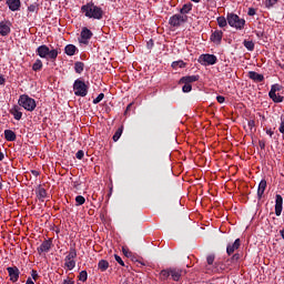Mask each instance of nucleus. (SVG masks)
<instances>
[{
  "mask_svg": "<svg viewBox=\"0 0 284 284\" xmlns=\"http://www.w3.org/2000/svg\"><path fill=\"white\" fill-rule=\"evenodd\" d=\"M81 14L87 19H92L93 21H101L103 19L105 11L100 6H97L94 1H89L80 8Z\"/></svg>",
  "mask_w": 284,
  "mask_h": 284,
  "instance_id": "1",
  "label": "nucleus"
},
{
  "mask_svg": "<svg viewBox=\"0 0 284 284\" xmlns=\"http://www.w3.org/2000/svg\"><path fill=\"white\" fill-rule=\"evenodd\" d=\"M36 54L40 57V59H45L47 61H57V57H59L58 49H51L49 45L42 44L37 48Z\"/></svg>",
  "mask_w": 284,
  "mask_h": 284,
  "instance_id": "2",
  "label": "nucleus"
},
{
  "mask_svg": "<svg viewBox=\"0 0 284 284\" xmlns=\"http://www.w3.org/2000/svg\"><path fill=\"white\" fill-rule=\"evenodd\" d=\"M18 105L27 110V112H34L37 110V101L28 94H21L19 97Z\"/></svg>",
  "mask_w": 284,
  "mask_h": 284,
  "instance_id": "3",
  "label": "nucleus"
},
{
  "mask_svg": "<svg viewBox=\"0 0 284 284\" xmlns=\"http://www.w3.org/2000/svg\"><path fill=\"white\" fill-rule=\"evenodd\" d=\"M226 21L231 28L235 30H244L245 29V19L239 17L236 13H227Z\"/></svg>",
  "mask_w": 284,
  "mask_h": 284,
  "instance_id": "4",
  "label": "nucleus"
},
{
  "mask_svg": "<svg viewBox=\"0 0 284 284\" xmlns=\"http://www.w3.org/2000/svg\"><path fill=\"white\" fill-rule=\"evenodd\" d=\"M240 260H241V254L235 253V254H233V256L231 258L226 260L225 264H221L220 262H215L213 264L212 272H221V271L225 270V267H230V265H233V263H239Z\"/></svg>",
  "mask_w": 284,
  "mask_h": 284,
  "instance_id": "5",
  "label": "nucleus"
},
{
  "mask_svg": "<svg viewBox=\"0 0 284 284\" xmlns=\"http://www.w3.org/2000/svg\"><path fill=\"white\" fill-rule=\"evenodd\" d=\"M74 258H77V248L71 246L68 255L64 257V267H67L69 271L77 267V261H74Z\"/></svg>",
  "mask_w": 284,
  "mask_h": 284,
  "instance_id": "6",
  "label": "nucleus"
},
{
  "mask_svg": "<svg viewBox=\"0 0 284 284\" xmlns=\"http://www.w3.org/2000/svg\"><path fill=\"white\" fill-rule=\"evenodd\" d=\"M73 92L75 97H88V84L81 79H77L73 83Z\"/></svg>",
  "mask_w": 284,
  "mask_h": 284,
  "instance_id": "7",
  "label": "nucleus"
},
{
  "mask_svg": "<svg viewBox=\"0 0 284 284\" xmlns=\"http://www.w3.org/2000/svg\"><path fill=\"white\" fill-rule=\"evenodd\" d=\"M283 90V85L275 83L271 85V90L268 92L270 99H272L273 103H283L284 97L283 95H277V92H281Z\"/></svg>",
  "mask_w": 284,
  "mask_h": 284,
  "instance_id": "8",
  "label": "nucleus"
},
{
  "mask_svg": "<svg viewBox=\"0 0 284 284\" xmlns=\"http://www.w3.org/2000/svg\"><path fill=\"white\" fill-rule=\"evenodd\" d=\"M197 61L201 63V65H216L219 58H216L214 54L205 53L201 54Z\"/></svg>",
  "mask_w": 284,
  "mask_h": 284,
  "instance_id": "9",
  "label": "nucleus"
},
{
  "mask_svg": "<svg viewBox=\"0 0 284 284\" xmlns=\"http://www.w3.org/2000/svg\"><path fill=\"white\" fill-rule=\"evenodd\" d=\"M169 23L172 28H181V23H187V16L176 13L169 19Z\"/></svg>",
  "mask_w": 284,
  "mask_h": 284,
  "instance_id": "10",
  "label": "nucleus"
},
{
  "mask_svg": "<svg viewBox=\"0 0 284 284\" xmlns=\"http://www.w3.org/2000/svg\"><path fill=\"white\" fill-rule=\"evenodd\" d=\"M7 272L9 274V278L11 283H17V281H19V275L21 274V272L19 271V267L9 266L7 267Z\"/></svg>",
  "mask_w": 284,
  "mask_h": 284,
  "instance_id": "11",
  "label": "nucleus"
},
{
  "mask_svg": "<svg viewBox=\"0 0 284 284\" xmlns=\"http://www.w3.org/2000/svg\"><path fill=\"white\" fill-rule=\"evenodd\" d=\"M12 22L1 21L0 22V34L1 37H8L12 32Z\"/></svg>",
  "mask_w": 284,
  "mask_h": 284,
  "instance_id": "12",
  "label": "nucleus"
},
{
  "mask_svg": "<svg viewBox=\"0 0 284 284\" xmlns=\"http://www.w3.org/2000/svg\"><path fill=\"white\" fill-rule=\"evenodd\" d=\"M210 41H212V43H215V45H221V42L223 41V31L222 30L212 31Z\"/></svg>",
  "mask_w": 284,
  "mask_h": 284,
  "instance_id": "13",
  "label": "nucleus"
},
{
  "mask_svg": "<svg viewBox=\"0 0 284 284\" xmlns=\"http://www.w3.org/2000/svg\"><path fill=\"white\" fill-rule=\"evenodd\" d=\"M52 250V239L44 240L41 245L38 247V253L39 254H48Z\"/></svg>",
  "mask_w": 284,
  "mask_h": 284,
  "instance_id": "14",
  "label": "nucleus"
},
{
  "mask_svg": "<svg viewBox=\"0 0 284 284\" xmlns=\"http://www.w3.org/2000/svg\"><path fill=\"white\" fill-rule=\"evenodd\" d=\"M80 37H81L80 43L88 45V40L92 39L93 33L90 31V29H88V27H83L80 33Z\"/></svg>",
  "mask_w": 284,
  "mask_h": 284,
  "instance_id": "15",
  "label": "nucleus"
},
{
  "mask_svg": "<svg viewBox=\"0 0 284 284\" xmlns=\"http://www.w3.org/2000/svg\"><path fill=\"white\" fill-rule=\"evenodd\" d=\"M6 6L11 12H19L21 10V0H6Z\"/></svg>",
  "mask_w": 284,
  "mask_h": 284,
  "instance_id": "16",
  "label": "nucleus"
},
{
  "mask_svg": "<svg viewBox=\"0 0 284 284\" xmlns=\"http://www.w3.org/2000/svg\"><path fill=\"white\" fill-rule=\"evenodd\" d=\"M283 213V196L281 194L275 195V214L281 216Z\"/></svg>",
  "mask_w": 284,
  "mask_h": 284,
  "instance_id": "17",
  "label": "nucleus"
},
{
  "mask_svg": "<svg viewBox=\"0 0 284 284\" xmlns=\"http://www.w3.org/2000/svg\"><path fill=\"white\" fill-rule=\"evenodd\" d=\"M201 79V75H185L182 77L179 81V84L181 83H187L189 85H192V83H196Z\"/></svg>",
  "mask_w": 284,
  "mask_h": 284,
  "instance_id": "18",
  "label": "nucleus"
},
{
  "mask_svg": "<svg viewBox=\"0 0 284 284\" xmlns=\"http://www.w3.org/2000/svg\"><path fill=\"white\" fill-rule=\"evenodd\" d=\"M248 79L254 81V83H263L265 81V75L260 74L256 71H250L248 72Z\"/></svg>",
  "mask_w": 284,
  "mask_h": 284,
  "instance_id": "19",
  "label": "nucleus"
},
{
  "mask_svg": "<svg viewBox=\"0 0 284 284\" xmlns=\"http://www.w3.org/2000/svg\"><path fill=\"white\" fill-rule=\"evenodd\" d=\"M10 114H12V116L16 119V121H21L22 116H23V112H21V106L20 105H13L10 110H9Z\"/></svg>",
  "mask_w": 284,
  "mask_h": 284,
  "instance_id": "20",
  "label": "nucleus"
},
{
  "mask_svg": "<svg viewBox=\"0 0 284 284\" xmlns=\"http://www.w3.org/2000/svg\"><path fill=\"white\" fill-rule=\"evenodd\" d=\"M239 247H241V239H236L233 244H227L226 246L227 256H232V254H234V251L239 250Z\"/></svg>",
  "mask_w": 284,
  "mask_h": 284,
  "instance_id": "21",
  "label": "nucleus"
},
{
  "mask_svg": "<svg viewBox=\"0 0 284 284\" xmlns=\"http://www.w3.org/2000/svg\"><path fill=\"white\" fill-rule=\"evenodd\" d=\"M265 190H267V181L265 179L261 180L258 187H257V199L261 201L263 195L265 194Z\"/></svg>",
  "mask_w": 284,
  "mask_h": 284,
  "instance_id": "22",
  "label": "nucleus"
},
{
  "mask_svg": "<svg viewBox=\"0 0 284 284\" xmlns=\"http://www.w3.org/2000/svg\"><path fill=\"white\" fill-rule=\"evenodd\" d=\"M170 272H171V278L172 281H181V276L183 274V271L180 268H174V267H170Z\"/></svg>",
  "mask_w": 284,
  "mask_h": 284,
  "instance_id": "23",
  "label": "nucleus"
},
{
  "mask_svg": "<svg viewBox=\"0 0 284 284\" xmlns=\"http://www.w3.org/2000/svg\"><path fill=\"white\" fill-rule=\"evenodd\" d=\"M79 49L74 44H68L64 48V52L68 54V57H74Z\"/></svg>",
  "mask_w": 284,
  "mask_h": 284,
  "instance_id": "24",
  "label": "nucleus"
},
{
  "mask_svg": "<svg viewBox=\"0 0 284 284\" xmlns=\"http://www.w3.org/2000/svg\"><path fill=\"white\" fill-rule=\"evenodd\" d=\"M192 6H193L192 2L183 4V7L180 9V14L182 17H187V14L192 12Z\"/></svg>",
  "mask_w": 284,
  "mask_h": 284,
  "instance_id": "25",
  "label": "nucleus"
},
{
  "mask_svg": "<svg viewBox=\"0 0 284 284\" xmlns=\"http://www.w3.org/2000/svg\"><path fill=\"white\" fill-rule=\"evenodd\" d=\"M4 139L9 142L17 141V133L12 130H4Z\"/></svg>",
  "mask_w": 284,
  "mask_h": 284,
  "instance_id": "26",
  "label": "nucleus"
},
{
  "mask_svg": "<svg viewBox=\"0 0 284 284\" xmlns=\"http://www.w3.org/2000/svg\"><path fill=\"white\" fill-rule=\"evenodd\" d=\"M108 267H110V262H108L106 260L99 261L98 270H100V272H108Z\"/></svg>",
  "mask_w": 284,
  "mask_h": 284,
  "instance_id": "27",
  "label": "nucleus"
},
{
  "mask_svg": "<svg viewBox=\"0 0 284 284\" xmlns=\"http://www.w3.org/2000/svg\"><path fill=\"white\" fill-rule=\"evenodd\" d=\"M37 197L39 199V201H42L48 196V191H45V189L43 187H39L36 191Z\"/></svg>",
  "mask_w": 284,
  "mask_h": 284,
  "instance_id": "28",
  "label": "nucleus"
},
{
  "mask_svg": "<svg viewBox=\"0 0 284 284\" xmlns=\"http://www.w3.org/2000/svg\"><path fill=\"white\" fill-rule=\"evenodd\" d=\"M32 70L33 72H39L43 70V62L41 61V59L36 60V62L32 64Z\"/></svg>",
  "mask_w": 284,
  "mask_h": 284,
  "instance_id": "29",
  "label": "nucleus"
},
{
  "mask_svg": "<svg viewBox=\"0 0 284 284\" xmlns=\"http://www.w3.org/2000/svg\"><path fill=\"white\" fill-rule=\"evenodd\" d=\"M85 69V63L81 62V61H77L74 63V70L77 72V74H81L83 72V70Z\"/></svg>",
  "mask_w": 284,
  "mask_h": 284,
  "instance_id": "30",
  "label": "nucleus"
},
{
  "mask_svg": "<svg viewBox=\"0 0 284 284\" xmlns=\"http://www.w3.org/2000/svg\"><path fill=\"white\" fill-rule=\"evenodd\" d=\"M170 276H171L170 268H165L160 272V281H168Z\"/></svg>",
  "mask_w": 284,
  "mask_h": 284,
  "instance_id": "31",
  "label": "nucleus"
},
{
  "mask_svg": "<svg viewBox=\"0 0 284 284\" xmlns=\"http://www.w3.org/2000/svg\"><path fill=\"white\" fill-rule=\"evenodd\" d=\"M227 18L221 16V17H217V26L219 28H226L227 27Z\"/></svg>",
  "mask_w": 284,
  "mask_h": 284,
  "instance_id": "32",
  "label": "nucleus"
},
{
  "mask_svg": "<svg viewBox=\"0 0 284 284\" xmlns=\"http://www.w3.org/2000/svg\"><path fill=\"white\" fill-rule=\"evenodd\" d=\"M243 45H244V48H246V50H248V52H254V42L253 41L244 40Z\"/></svg>",
  "mask_w": 284,
  "mask_h": 284,
  "instance_id": "33",
  "label": "nucleus"
},
{
  "mask_svg": "<svg viewBox=\"0 0 284 284\" xmlns=\"http://www.w3.org/2000/svg\"><path fill=\"white\" fill-rule=\"evenodd\" d=\"M121 134H123V126H120V128L115 131V133H114L112 140L116 143V141H119V140L121 139Z\"/></svg>",
  "mask_w": 284,
  "mask_h": 284,
  "instance_id": "34",
  "label": "nucleus"
},
{
  "mask_svg": "<svg viewBox=\"0 0 284 284\" xmlns=\"http://www.w3.org/2000/svg\"><path fill=\"white\" fill-rule=\"evenodd\" d=\"M278 3V0H265L264 6L270 10V8H274Z\"/></svg>",
  "mask_w": 284,
  "mask_h": 284,
  "instance_id": "35",
  "label": "nucleus"
},
{
  "mask_svg": "<svg viewBox=\"0 0 284 284\" xmlns=\"http://www.w3.org/2000/svg\"><path fill=\"white\" fill-rule=\"evenodd\" d=\"M28 12H36V14L39 12V4L37 2H33L28 7Z\"/></svg>",
  "mask_w": 284,
  "mask_h": 284,
  "instance_id": "36",
  "label": "nucleus"
},
{
  "mask_svg": "<svg viewBox=\"0 0 284 284\" xmlns=\"http://www.w3.org/2000/svg\"><path fill=\"white\" fill-rule=\"evenodd\" d=\"M172 68L176 70L178 68H185V62L183 60L172 62Z\"/></svg>",
  "mask_w": 284,
  "mask_h": 284,
  "instance_id": "37",
  "label": "nucleus"
},
{
  "mask_svg": "<svg viewBox=\"0 0 284 284\" xmlns=\"http://www.w3.org/2000/svg\"><path fill=\"white\" fill-rule=\"evenodd\" d=\"M78 278L81 283H85L88 281V271H81Z\"/></svg>",
  "mask_w": 284,
  "mask_h": 284,
  "instance_id": "38",
  "label": "nucleus"
},
{
  "mask_svg": "<svg viewBox=\"0 0 284 284\" xmlns=\"http://www.w3.org/2000/svg\"><path fill=\"white\" fill-rule=\"evenodd\" d=\"M85 203V197L82 196V195H78L75 196V205L79 206V205H83Z\"/></svg>",
  "mask_w": 284,
  "mask_h": 284,
  "instance_id": "39",
  "label": "nucleus"
},
{
  "mask_svg": "<svg viewBox=\"0 0 284 284\" xmlns=\"http://www.w3.org/2000/svg\"><path fill=\"white\" fill-rule=\"evenodd\" d=\"M103 99H105V94L104 93H100L94 100H93V104L97 105L99 103H101L103 101Z\"/></svg>",
  "mask_w": 284,
  "mask_h": 284,
  "instance_id": "40",
  "label": "nucleus"
},
{
  "mask_svg": "<svg viewBox=\"0 0 284 284\" xmlns=\"http://www.w3.org/2000/svg\"><path fill=\"white\" fill-rule=\"evenodd\" d=\"M215 258H216V255H214V254L207 255V257H206L207 265H214Z\"/></svg>",
  "mask_w": 284,
  "mask_h": 284,
  "instance_id": "41",
  "label": "nucleus"
},
{
  "mask_svg": "<svg viewBox=\"0 0 284 284\" xmlns=\"http://www.w3.org/2000/svg\"><path fill=\"white\" fill-rule=\"evenodd\" d=\"M184 85L182 87V92L187 93L192 92V84L183 83Z\"/></svg>",
  "mask_w": 284,
  "mask_h": 284,
  "instance_id": "42",
  "label": "nucleus"
},
{
  "mask_svg": "<svg viewBox=\"0 0 284 284\" xmlns=\"http://www.w3.org/2000/svg\"><path fill=\"white\" fill-rule=\"evenodd\" d=\"M114 258L116 263H119V265H121L122 267H125V262H123V258H121V256H119L118 254H114Z\"/></svg>",
  "mask_w": 284,
  "mask_h": 284,
  "instance_id": "43",
  "label": "nucleus"
},
{
  "mask_svg": "<svg viewBox=\"0 0 284 284\" xmlns=\"http://www.w3.org/2000/svg\"><path fill=\"white\" fill-rule=\"evenodd\" d=\"M280 119H281V123H280L278 130L281 134H284V114H282Z\"/></svg>",
  "mask_w": 284,
  "mask_h": 284,
  "instance_id": "44",
  "label": "nucleus"
},
{
  "mask_svg": "<svg viewBox=\"0 0 284 284\" xmlns=\"http://www.w3.org/2000/svg\"><path fill=\"white\" fill-rule=\"evenodd\" d=\"M83 156H85V153L83 152V150H79L75 153V159H79V161H81L83 159Z\"/></svg>",
  "mask_w": 284,
  "mask_h": 284,
  "instance_id": "45",
  "label": "nucleus"
},
{
  "mask_svg": "<svg viewBox=\"0 0 284 284\" xmlns=\"http://www.w3.org/2000/svg\"><path fill=\"white\" fill-rule=\"evenodd\" d=\"M31 276H32L33 281H39V273L36 270L31 271Z\"/></svg>",
  "mask_w": 284,
  "mask_h": 284,
  "instance_id": "46",
  "label": "nucleus"
},
{
  "mask_svg": "<svg viewBox=\"0 0 284 284\" xmlns=\"http://www.w3.org/2000/svg\"><path fill=\"white\" fill-rule=\"evenodd\" d=\"M122 252H123L124 256H126V257L132 256V252H130V250H128L125 247H122Z\"/></svg>",
  "mask_w": 284,
  "mask_h": 284,
  "instance_id": "47",
  "label": "nucleus"
},
{
  "mask_svg": "<svg viewBox=\"0 0 284 284\" xmlns=\"http://www.w3.org/2000/svg\"><path fill=\"white\" fill-rule=\"evenodd\" d=\"M247 14L248 17H254V14H256V9L250 8Z\"/></svg>",
  "mask_w": 284,
  "mask_h": 284,
  "instance_id": "48",
  "label": "nucleus"
},
{
  "mask_svg": "<svg viewBox=\"0 0 284 284\" xmlns=\"http://www.w3.org/2000/svg\"><path fill=\"white\" fill-rule=\"evenodd\" d=\"M216 101H217V103H225V97H223V95H217V97H216Z\"/></svg>",
  "mask_w": 284,
  "mask_h": 284,
  "instance_id": "49",
  "label": "nucleus"
},
{
  "mask_svg": "<svg viewBox=\"0 0 284 284\" xmlns=\"http://www.w3.org/2000/svg\"><path fill=\"white\" fill-rule=\"evenodd\" d=\"M72 183H73L74 190H80V187H81V182L80 181H74Z\"/></svg>",
  "mask_w": 284,
  "mask_h": 284,
  "instance_id": "50",
  "label": "nucleus"
},
{
  "mask_svg": "<svg viewBox=\"0 0 284 284\" xmlns=\"http://www.w3.org/2000/svg\"><path fill=\"white\" fill-rule=\"evenodd\" d=\"M146 48L149 50H152V48H154V40H150L148 43H146Z\"/></svg>",
  "mask_w": 284,
  "mask_h": 284,
  "instance_id": "51",
  "label": "nucleus"
},
{
  "mask_svg": "<svg viewBox=\"0 0 284 284\" xmlns=\"http://www.w3.org/2000/svg\"><path fill=\"white\" fill-rule=\"evenodd\" d=\"M132 105H133V103L128 104V106H126V109H125V111H124V115H125V116H128V112H129L130 110H132Z\"/></svg>",
  "mask_w": 284,
  "mask_h": 284,
  "instance_id": "52",
  "label": "nucleus"
},
{
  "mask_svg": "<svg viewBox=\"0 0 284 284\" xmlns=\"http://www.w3.org/2000/svg\"><path fill=\"white\" fill-rule=\"evenodd\" d=\"M248 128H255L256 125V122L254 120H250L248 123H247Z\"/></svg>",
  "mask_w": 284,
  "mask_h": 284,
  "instance_id": "53",
  "label": "nucleus"
},
{
  "mask_svg": "<svg viewBox=\"0 0 284 284\" xmlns=\"http://www.w3.org/2000/svg\"><path fill=\"white\" fill-rule=\"evenodd\" d=\"M258 145H260L261 150H264L265 149V140H260Z\"/></svg>",
  "mask_w": 284,
  "mask_h": 284,
  "instance_id": "54",
  "label": "nucleus"
},
{
  "mask_svg": "<svg viewBox=\"0 0 284 284\" xmlns=\"http://www.w3.org/2000/svg\"><path fill=\"white\" fill-rule=\"evenodd\" d=\"M0 85H6V78L0 74Z\"/></svg>",
  "mask_w": 284,
  "mask_h": 284,
  "instance_id": "55",
  "label": "nucleus"
},
{
  "mask_svg": "<svg viewBox=\"0 0 284 284\" xmlns=\"http://www.w3.org/2000/svg\"><path fill=\"white\" fill-rule=\"evenodd\" d=\"M62 284H74V282L71 278L63 280Z\"/></svg>",
  "mask_w": 284,
  "mask_h": 284,
  "instance_id": "56",
  "label": "nucleus"
},
{
  "mask_svg": "<svg viewBox=\"0 0 284 284\" xmlns=\"http://www.w3.org/2000/svg\"><path fill=\"white\" fill-rule=\"evenodd\" d=\"M266 134H268V136H274V131H272V129H270V130H266Z\"/></svg>",
  "mask_w": 284,
  "mask_h": 284,
  "instance_id": "57",
  "label": "nucleus"
},
{
  "mask_svg": "<svg viewBox=\"0 0 284 284\" xmlns=\"http://www.w3.org/2000/svg\"><path fill=\"white\" fill-rule=\"evenodd\" d=\"M31 174H32L33 176H39L40 173H39V171H37V170H32V171H31Z\"/></svg>",
  "mask_w": 284,
  "mask_h": 284,
  "instance_id": "58",
  "label": "nucleus"
},
{
  "mask_svg": "<svg viewBox=\"0 0 284 284\" xmlns=\"http://www.w3.org/2000/svg\"><path fill=\"white\" fill-rule=\"evenodd\" d=\"M26 284H34V281H32V277H28Z\"/></svg>",
  "mask_w": 284,
  "mask_h": 284,
  "instance_id": "59",
  "label": "nucleus"
},
{
  "mask_svg": "<svg viewBox=\"0 0 284 284\" xmlns=\"http://www.w3.org/2000/svg\"><path fill=\"white\" fill-rule=\"evenodd\" d=\"M3 159H6V155L3 154V152H0V161H3Z\"/></svg>",
  "mask_w": 284,
  "mask_h": 284,
  "instance_id": "60",
  "label": "nucleus"
},
{
  "mask_svg": "<svg viewBox=\"0 0 284 284\" xmlns=\"http://www.w3.org/2000/svg\"><path fill=\"white\" fill-rule=\"evenodd\" d=\"M280 235H281L282 239L284 240V229H282V230L280 231Z\"/></svg>",
  "mask_w": 284,
  "mask_h": 284,
  "instance_id": "61",
  "label": "nucleus"
},
{
  "mask_svg": "<svg viewBox=\"0 0 284 284\" xmlns=\"http://www.w3.org/2000/svg\"><path fill=\"white\" fill-rule=\"evenodd\" d=\"M193 3H201V0H191Z\"/></svg>",
  "mask_w": 284,
  "mask_h": 284,
  "instance_id": "62",
  "label": "nucleus"
},
{
  "mask_svg": "<svg viewBox=\"0 0 284 284\" xmlns=\"http://www.w3.org/2000/svg\"><path fill=\"white\" fill-rule=\"evenodd\" d=\"M256 34H257V37H263V33H261V32H257Z\"/></svg>",
  "mask_w": 284,
  "mask_h": 284,
  "instance_id": "63",
  "label": "nucleus"
},
{
  "mask_svg": "<svg viewBox=\"0 0 284 284\" xmlns=\"http://www.w3.org/2000/svg\"><path fill=\"white\" fill-rule=\"evenodd\" d=\"M0 190H3V184L0 182Z\"/></svg>",
  "mask_w": 284,
  "mask_h": 284,
  "instance_id": "64",
  "label": "nucleus"
}]
</instances>
